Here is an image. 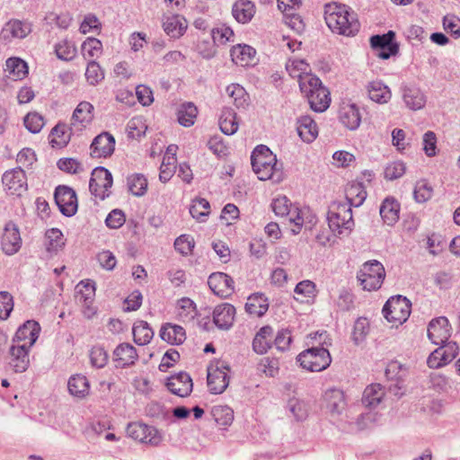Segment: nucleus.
<instances>
[{"label": "nucleus", "mask_w": 460, "mask_h": 460, "mask_svg": "<svg viewBox=\"0 0 460 460\" xmlns=\"http://www.w3.org/2000/svg\"><path fill=\"white\" fill-rule=\"evenodd\" d=\"M324 20L330 30L337 34L355 36L360 28L357 14L341 4L329 3L324 5Z\"/></svg>", "instance_id": "obj_1"}, {"label": "nucleus", "mask_w": 460, "mask_h": 460, "mask_svg": "<svg viewBox=\"0 0 460 460\" xmlns=\"http://www.w3.org/2000/svg\"><path fill=\"white\" fill-rule=\"evenodd\" d=\"M251 162L259 180H271L275 183L283 180L282 164L278 163L276 155L268 146H257L252 153Z\"/></svg>", "instance_id": "obj_2"}, {"label": "nucleus", "mask_w": 460, "mask_h": 460, "mask_svg": "<svg viewBox=\"0 0 460 460\" xmlns=\"http://www.w3.org/2000/svg\"><path fill=\"white\" fill-rule=\"evenodd\" d=\"M328 225L335 235H349L354 227L352 209L348 203L333 201L327 214Z\"/></svg>", "instance_id": "obj_3"}, {"label": "nucleus", "mask_w": 460, "mask_h": 460, "mask_svg": "<svg viewBox=\"0 0 460 460\" xmlns=\"http://www.w3.org/2000/svg\"><path fill=\"white\" fill-rule=\"evenodd\" d=\"M323 345H328V343L323 341L322 346L312 347L302 351L296 358L300 366L311 372L326 369L332 363V357L328 349Z\"/></svg>", "instance_id": "obj_4"}, {"label": "nucleus", "mask_w": 460, "mask_h": 460, "mask_svg": "<svg viewBox=\"0 0 460 460\" xmlns=\"http://www.w3.org/2000/svg\"><path fill=\"white\" fill-rule=\"evenodd\" d=\"M385 277V271L383 264L376 260L365 262L357 274V279L363 289L367 291L380 288Z\"/></svg>", "instance_id": "obj_5"}, {"label": "nucleus", "mask_w": 460, "mask_h": 460, "mask_svg": "<svg viewBox=\"0 0 460 460\" xmlns=\"http://www.w3.org/2000/svg\"><path fill=\"white\" fill-rule=\"evenodd\" d=\"M411 304L402 296H395L389 298L383 307L385 318L394 325L406 322L411 314Z\"/></svg>", "instance_id": "obj_6"}, {"label": "nucleus", "mask_w": 460, "mask_h": 460, "mask_svg": "<svg viewBox=\"0 0 460 460\" xmlns=\"http://www.w3.org/2000/svg\"><path fill=\"white\" fill-rule=\"evenodd\" d=\"M230 367L226 361H217L208 368V386L215 394H222L229 385Z\"/></svg>", "instance_id": "obj_7"}, {"label": "nucleus", "mask_w": 460, "mask_h": 460, "mask_svg": "<svg viewBox=\"0 0 460 460\" xmlns=\"http://www.w3.org/2000/svg\"><path fill=\"white\" fill-rule=\"evenodd\" d=\"M112 175L108 169L96 167L92 172L89 190L96 198L104 199L110 194L109 190L112 186Z\"/></svg>", "instance_id": "obj_8"}, {"label": "nucleus", "mask_w": 460, "mask_h": 460, "mask_svg": "<svg viewBox=\"0 0 460 460\" xmlns=\"http://www.w3.org/2000/svg\"><path fill=\"white\" fill-rule=\"evenodd\" d=\"M127 434L135 440L155 447L163 440L162 434L155 427L141 422L129 423L127 427Z\"/></svg>", "instance_id": "obj_9"}, {"label": "nucleus", "mask_w": 460, "mask_h": 460, "mask_svg": "<svg viewBox=\"0 0 460 460\" xmlns=\"http://www.w3.org/2000/svg\"><path fill=\"white\" fill-rule=\"evenodd\" d=\"M54 198L56 204L64 216L72 217L76 213L78 206L77 198L73 189L64 185L58 186Z\"/></svg>", "instance_id": "obj_10"}, {"label": "nucleus", "mask_w": 460, "mask_h": 460, "mask_svg": "<svg viewBox=\"0 0 460 460\" xmlns=\"http://www.w3.org/2000/svg\"><path fill=\"white\" fill-rule=\"evenodd\" d=\"M2 182L12 195H21L27 190V177L21 166L6 171L2 176Z\"/></svg>", "instance_id": "obj_11"}, {"label": "nucleus", "mask_w": 460, "mask_h": 460, "mask_svg": "<svg viewBox=\"0 0 460 460\" xmlns=\"http://www.w3.org/2000/svg\"><path fill=\"white\" fill-rule=\"evenodd\" d=\"M95 296V283L92 280L81 281L76 286V300L83 307L84 314L91 318L95 314L92 306Z\"/></svg>", "instance_id": "obj_12"}, {"label": "nucleus", "mask_w": 460, "mask_h": 460, "mask_svg": "<svg viewBox=\"0 0 460 460\" xmlns=\"http://www.w3.org/2000/svg\"><path fill=\"white\" fill-rule=\"evenodd\" d=\"M31 32V24L26 21L13 19L4 23L0 38L5 42H11L14 39L22 40Z\"/></svg>", "instance_id": "obj_13"}, {"label": "nucleus", "mask_w": 460, "mask_h": 460, "mask_svg": "<svg viewBox=\"0 0 460 460\" xmlns=\"http://www.w3.org/2000/svg\"><path fill=\"white\" fill-rule=\"evenodd\" d=\"M115 150V138L109 132H102L96 136L90 146V155L93 158L110 157Z\"/></svg>", "instance_id": "obj_14"}, {"label": "nucleus", "mask_w": 460, "mask_h": 460, "mask_svg": "<svg viewBox=\"0 0 460 460\" xmlns=\"http://www.w3.org/2000/svg\"><path fill=\"white\" fill-rule=\"evenodd\" d=\"M450 336L451 326L447 318L440 316L429 322L428 325V337L433 344H444Z\"/></svg>", "instance_id": "obj_15"}, {"label": "nucleus", "mask_w": 460, "mask_h": 460, "mask_svg": "<svg viewBox=\"0 0 460 460\" xmlns=\"http://www.w3.org/2000/svg\"><path fill=\"white\" fill-rule=\"evenodd\" d=\"M208 284L213 293L220 297H228L234 290L233 279L224 272L210 274Z\"/></svg>", "instance_id": "obj_16"}, {"label": "nucleus", "mask_w": 460, "mask_h": 460, "mask_svg": "<svg viewBox=\"0 0 460 460\" xmlns=\"http://www.w3.org/2000/svg\"><path fill=\"white\" fill-rule=\"evenodd\" d=\"M168 390L180 397H186L190 394L193 383L190 376L186 372H180L171 376L166 381Z\"/></svg>", "instance_id": "obj_17"}, {"label": "nucleus", "mask_w": 460, "mask_h": 460, "mask_svg": "<svg viewBox=\"0 0 460 460\" xmlns=\"http://www.w3.org/2000/svg\"><path fill=\"white\" fill-rule=\"evenodd\" d=\"M235 314V307L233 305L222 303L213 310V323L218 329L227 331L234 324Z\"/></svg>", "instance_id": "obj_18"}, {"label": "nucleus", "mask_w": 460, "mask_h": 460, "mask_svg": "<svg viewBox=\"0 0 460 460\" xmlns=\"http://www.w3.org/2000/svg\"><path fill=\"white\" fill-rule=\"evenodd\" d=\"M21 244L22 239L16 226L13 223L6 224L1 238L2 251L6 255H13L20 250Z\"/></svg>", "instance_id": "obj_19"}, {"label": "nucleus", "mask_w": 460, "mask_h": 460, "mask_svg": "<svg viewBox=\"0 0 460 460\" xmlns=\"http://www.w3.org/2000/svg\"><path fill=\"white\" fill-rule=\"evenodd\" d=\"M40 324L35 321H27L16 331L13 341L31 349L39 337Z\"/></svg>", "instance_id": "obj_20"}, {"label": "nucleus", "mask_w": 460, "mask_h": 460, "mask_svg": "<svg viewBox=\"0 0 460 460\" xmlns=\"http://www.w3.org/2000/svg\"><path fill=\"white\" fill-rule=\"evenodd\" d=\"M29 349L25 345H13L10 349L9 366L15 373H22L30 365Z\"/></svg>", "instance_id": "obj_21"}, {"label": "nucleus", "mask_w": 460, "mask_h": 460, "mask_svg": "<svg viewBox=\"0 0 460 460\" xmlns=\"http://www.w3.org/2000/svg\"><path fill=\"white\" fill-rule=\"evenodd\" d=\"M138 355L136 348L127 342L118 345L113 351V359L118 367H130L135 364Z\"/></svg>", "instance_id": "obj_22"}, {"label": "nucleus", "mask_w": 460, "mask_h": 460, "mask_svg": "<svg viewBox=\"0 0 460 460\" xmlns=\"http://www.w3.org/2000/svg\"><path fill=\"white\" fill-rule=\"evenodd\" d=\"M163 28L171 38H180L187 29V21L180 14L164 15Z\"/></svg>", "instance_id": "obj_23"}, {"label": "nucleus", "mask_w": 460, "mask_h": 460, "mask_svg": "<svg viewBox=\"0 0 460 460\" xmlns=\"http://www.w3.org/2000/svg\"><path fill=\"white\" fill-rule=\"evenodd\" d=\"M324 399L326 407L332 416H340L346 409V400L343 391L338 388H331L325 392Z\"/></svg>", "instance_id": "obj_24"}, {"label": "nucleus", "mask_w": 460, "mask_h": 460, "mask_svg": "<svg viewBox=\"0 0 460 460\" xmlns=\"http://www.w3.org/2000/svg\"><path fill=\"white\" fill-rule=\"evenodd\" d=\"M256 12L255 4L250 0H237L232 7V14L239 23H248Z\"/></svg>", "instance_id": "obj_25"}, {"label": "nucleus", "mask_w": 460, "mask_h": 460, "mask_svg": "<svg viewBox=\"0 0 460 460\" xmlns=\"http://www.w3.org/2000/svg\"><path fill=\"white\" fill-rule=\"evenodd\" d=\"M400 204L393 197H387L380 206L379 213L384 222L394 226L399 219Z\"/></svg>", "instance_id": "obj_26"}, {"label": "nucleus", "mask_w": 460, "mask_h": 460, "mask_svg": "<svg viewBox=\"0 0 460 460\" xmlns=\"http://www.w3.org/2000/svg\"><path fill=\"white\" fill-rule=\"evenodd\" d=\"M93 119V106L88 102H81L72 116V126L78 125L80 129L86 128Z\"/></svg>", "instance_id": "obj_27"}, {"label": "nucleus", "mask_w": 460, "mask_h": 460, "mask_svg": "<svg viewBox=\"0 0 460 460\" xmlns=\"http://www.w3.org/2000/svg\"><path fill=\"white\" fill-rule=\"evenodd\" d=\"M273 338L272 327L266 325L261 327L252 341V349L257 354H264L271 348Z\"/></svg>", "instance_id": "obj_28"}, {"label": "nucleus", "mask_w": 460, "mask_h": 460, "mask_svg": "<svg viewBox=\"0 0 460 460\" xmlns=\"http://www.w3.org/2000/svg\"><path fill=\"white\" fill-rule=\"evenodd\" d=\"M367 91L370 100L380 104L388 102L392 96L389 87L378 80L369 82Z\"/></svg>", "instance_id": "obj_29"}, {"label": "nucleus", "mask_w": 460, "mask_h": 460, "mask_svg": "<svg viewBox=\"0 0 460 460\" xmlns=\"http://www.w3.org/2000/svg\"><path fill=\"white\" fill-rule=\"evenodd\" d=\"M385 388L380 384L367 385L362 395V403L367 408H376L385 397Z\"/></svg>", "instance_id": "obj_30"}, {"label": "nucleus", "mask_w": 460, "mask_h": 460, "mask_svg": "<svg viewBox=\"0 0 460 460\" xmlns=\"http://www.w3.org/2000/svg\"><path fill=\"white\" fill-rule=\"evenodd\" d=\"M402 99L406 106L413 111L420 110L426 103L423 93L414 86H404L402 88Z\"/></svg>", "instance_id": "obj_31"}, {"label": "nucleus", "mask_w": 460, "mask_h": 460, "mask_svg": "<svg viewBox=\"0 0 460 460\" xmlns=\"http://www.w3.org/2000/svg\"><path fill=\"white\" fill-rule=\"evenodd\" d=\"M297 133L303 141L313 142L318 134L317 125L309 116H302L297 119Z\"/></svg>", "instance_id": "obj_32"}, {"label": "nucleus", "mask_w": 460, "mask_h": 460, "mask_svg": "<svg viewBox=\"0 0 460 460\" xmlns=\"http://www.w3.org/2000/svg\"><path fill=\"white\" fill-rule=\"evenodd\" d=\"M341 122L350 130L358 128L360 125L361 116L355 104L343 106L340 111Z\"/></svg>", "instance_id": "obj_33"}, {"label": "nucleus", "mask_w": 460, "mask_h": 460, "mask_svg": "<svg viewBox=\"0 0 460 460\" xmlns=\"http://www.w3.org/2000/svg\"><path fill=\"white\" fill-rule=\"evenodd\" d=\"M67 389L72 396L83 399L89 394L90 385L84 376L77 374L68 379Z\"/></svg>", "instance_id": "obj_34"}, {"label": "nucleus", "mask_w": 460, "mask_h": 460, "mask_svg": "<svg viewBox=\"0 0 460 460\" xmlns=\"http://www.w3.org/2000/svg\"><path fill=\"white\" fill-rule=\"evenodd\" d=\"M160 337L163 341L176 345L181 344L186 339L184 329L171 323H166L161 328Z\"/></svg>", "instance_id": "obj_35"}, {"label": "nucleus", "mask_w": 460, "mask_h": 460, "mask_svg": "<svg viewBox=\"0 0 460 460\" xmlns=\"http://www.w3.org/2000/svg\"><path fill=\"white\" fill-rule=\"evenodd\" d=\"M231 58L234 64L248 66L255 57L256 50L249 45H236L231 49Z\"/></svg>", "instance_id": "obj_36"}, {"label": "nucleus", "mask_w": 460, "mask_h": 460, "mask_svg": "<svg viewBox=\"0 0 460 460\" xmlns=\"http://www.w3.org/2000/svg\"><path fill=\"white\" fill-rule=\"evenodd\" d=\"M306 99L311 109L317 112L327 110L331 102L330 92L324 86L318 88V92L306 96Z\"/></svg>", "instance_id": "obj_37"}, {"label": "nucleus", "mask_w": 460, "mask_h": 460, "mask_svg": "<svg viewBox=\"0 0 460 460\" xmlns=\"http://www.w3.org/2000/svg\"><path fill=\"white\" fill-rule=\"evenodd\" d=\"M236 113L230 108H224L219 117V128L225 135H234L238 130Z\"/></svg>", "instance_id": "obj_38"}, {"label": "nucleus", "mask_w": 460, "mask_h": 460, "mask_svg": "<svg viewBox=\"0 0 460 460\" xmlns=\"http://www.w3.org/2000/svg\"><path fill=\"white\" fill-rule=\"evenodd\" d=\"M134 341L140 346L148 344L154 337V331L145 321H137L132 328Z\"/></svg>", "instance_id": "obj_39"}, {"label": "nucleus", "mask_w": 460, "mask_h": 460, "mask_svg": "<svg viewBox=\"0 0 460 460\" xmlns=\"http://www.w3.org/2000/svg\"><path fill=\"white\" fill-rule=\"evenodd\" d=\"M65 245V239L62 232L58 228L47 230L45 234V246L49 253H57Z\"/></svg>", "instance_id": "obj_40"}, {"label": "nucleus", "mask_w": 460, "mask_h": 460, "mask_svg": "<svg viewBox=\"0 0 460 460\" xmlns=\"http://www.w3.org/2000/svg\"><path fill=\"white\" fill-rule=\"evenodd\" d=\"M367 198V191L361 183L351 184L346 190V201L343 203L349 204L351 207H359L363 204Z\"/></svg>", "instance_id": "obj_41"}, {"label": "nucleus", "mask_w": 460, "mask_h": 460, "mask_svg": "<svg viewBox=\"0 0 460 460\" xmlns=\"http://www.w3.org/2000/svg\"><path fill=\"white\" fill-rule=\"evenodd\" d=\"M8 76L14 81L22 79L28 74L26 62L19 58H10L6 60Z\"/></svg>", "instance_id": "obj_42"}, {"label": "nucleus", "mask_w": 460, "mask_h": 460, "mask_svg": "<svg viewBox=\"0 0 460 460\" xmlns=\"http://www.w3.org/2000/svg\"><path fill=\"white\" fill-rule=\"evenodd\" d=\"M211 415L220 426H229L234 420V411L227 405H214L211 409Z\"/></svg>", "instance_id": "obj_43"}, {"label": "nucleus", "mask_w": 460, "mask_h": 460, "mask_svg": "<svg viewBox=\"0 0 460 460\" xmlns=\"http://www.w3.org/2000/svg\"><path fill=\"white\" fill-rule=\"evenodd\" d=\"M269 308L267 298L263 295L252 296L248 298L245 309L250 314L262 316Z\"/></svg>", "instance_id": "obj_44"}, {"label": "nucleus", "mask_w": 460, "mask_h": 460, "mask_svg": "<svg viewBox=\"0 0 460 460\" xmlns=\"http://www.w3.org/2000/svg\"><path fill=\"white\" fill-rule=\"evenodd\" d=\"M197 114L198 109L193 103H183L178 111V121L183 127H190L194 124Z\"/></svg>", "instance_id": "obj_45"}, {"label": "nucleus", "mask_w": 460, "mask_h": 460, "mask_svg": "<svg viewBox=\"0 0 460 460\" xmlns=\"http://www.w3.org/2000/svg\"><path fill=\"white\" fill-rule=\"evenodd\" d=\"M129 191L137 197L143 196L147 190V180L144 174L134 173L127 179Z\"/></svg>", "instance_id": "obj_46"}, {"label": "nucleus", "mask_w": 460, "mask_h": 460, "mask_svg": "<svg viewBox=\"0 0 460 460\" xmlns=\"http://www.w3.org/2000/svg\"><path fill=\"white\" fill-rule=\"evenodd\" d=\"M55 53L58 59L70 61L74 59L76 55V48L72 41L64 39L54 46Z\"/></svg>", "instance_id": "obj_47"}, {"label": "nucleus", "mask_w": 460, "mask_h": 460, "mask_svg": "<svg viewBox=\"0 0 460 460\" xmlns=\"http://www.w3.org/2000/svg\"><path fill=\"white\" fill-rule=\"evenodd\" d=\"M299 88L301 93L305 95V97L313 93L314 92H318V88L323 87V84L321 80L312 74H305L303 76H300Z\"/></svg>", "instance_id": "obj_48"}, {"label": "nucleus", "mask_w": 460, "mask_h": 460, "mask_svg": "<svg viewBox=\"0 0 460 460\" xmlns=\"http://www.w3.org/2000/svg\"><path fill=\"white\" fill-rule=\"evenodd\" d=\"M226 93L233 103L237 107H244L247 104L248 95L243 86L237 84L226 87Z\"/></svg>", "instance_id": "obj_49"}, {"label": "nucleus", "mask_w": 460, "mask_h": 460, "mask_svg": "<svg viewBox=\"0 0 460 460\" xmlns=\"http://www.w3.org/2000/svg\"><path fill=\"white\" fill-rule=\"evenodd\" d=\"M395 33L389 31L383 35H374L370 38V45L375 49H390L392 47H398L394 42Z\"/></svg>", "instance_id": "obj_50"}, {"label": "nucleus", "mask_w": 460, "mask_h": 460, "mask_svg": "<svg viewBox=\"0 0 460 460\" xmlns=\"http://www.w3.org/2000/svg\"><path fill=\"white\" fill-rule=\"evenodd\" d=\"M102 44L95 38H88L82 44V54L84 58H98L102 53Z\"/></svg>", "instance_id": "obj_51"}, {"label": "nucleus", "mask_w": 460, "mask_h": 460, "mask_svg": "<svg viewBox=\"0 0 460 460\" xmlns=\"http://www.w3.org/2000/svg\"><path fill=\"white\" fill-rule=\"evenodd\" d=\"M369 332V323L367 318L359 317L354 323L352 340L358 345L363 342Z\"/></svg>", "instance_id": "obj_52"}, {"label": "nucleus", "mask_w": 460, "mask_h": 460, "mask_svg": "<svg viewBox=\"0 0 460 460\" xmlns=\"http://www.w3.org/2000/svg\"><path fill=\"white\" fill-rule=\"evenodd\" d=\"M85 78L91 85H96L104 79V72L97 62L93 60L88 62Z\"/></svg>", "instance_id": "obj_53"}, {"label": "nucleus", "mask_w": 460, "mask_h": 460, "mask_svg": "<svg viewBox=\"0 0 460 460\" xmlns=\"http://www.w3.org/2000/svg\"><path fill=\"white\" fill-rule=\"evenodd\" d=\"M210 205L209 202L205 199H198L193 200L192 205L190 208V214L192 217L197 218L199 221H204L209 213Z\"/></svg>", "instance_id": "obj_54"}, {"label": "nucleus", "mask_w": 460, "mask_h": 460, "mask_svg": "<svg viewBox=\"0 0 460 460\" xmlns=\"http://www.w3.org/2000/svg\"><path fill=\"white\" fill-rule=\"evenodd\" d=\"M271 208L273 212L278 217L290 216V211L293 208L291 202L286 196H279L272 200Z\"/></svg>", "instance_id": "obj_55"}, {"label": "nucleus", "mask_w": 460, "mask_h": 460, "mask_svg": "<svg viewBox=\"0 0 460 460\" xmlns=\"http://www.w3.org/2000/svg\"><path fill=\"white\" fill-rule=\"evenodd\" d=\"M286 69L292 77H297L298 81L300 76L308 74L309 65L303 59L288 60L286 65Z\"/></svg>", "instance_id": "obj_56"}, {"label": "nucleus", "mask_w": 460, "mask_h": 460, "mask_svg": "<svg viewBox=\"0 0 460 460\" xmlns=\"http://www.w3.org/2000/svg\"><path fill=\"white\" fill-rule=\"evenodd\" d=\"M211 37L213 43L217 45H224L230 41L234 37V31L231 28L222 25L221 27L214 28L211 30Z\"/></svg>", "instance_id": "obj_57"}, {"label": "nucleus", "mask_w": 460, "mask_h": 460, "mask_svg": "<svg viewBox=\"0 0 460 460\" xmlns=\"http://www.w3.org/2000/svg\"><path fill=\"white\" fill-rule=\"evenodd\" d=\"M258 370L264 373L268 376L274 377L279 370V363L278 358L265 357L261 359L258 365Z\"/></svg>", "instance_id": "obj_58"}, {"label": "nucleus", "mask_w": 460, "mask_h": 460, "mask_svg": "<svg viewBox=\"0 0 460 460\" xmlns=\"http://www.w3.org/2000/svg\"><path fill=\"white\" fill-rule=\"evenodd\" d=\"M176 158L173 156L164 157L160 167L159 179L162 182H167L173 176L176 166Z\"/></svg>", "instance_id": "obj_59"}, {"label": "nucleus", "mask_w": 460, "mask_h": 460, "mask_svg": "<svg viewBox=\"0 0 460 460\" xmlns=\"http://www.w3.org/2000/svg\"><path fill=\"white\" fill-rule=\"evenodd\" d=\"M294 292L301 296L295 298L303 302L305 298H311L314 296L315 285L311 280H303L296 286Z\"/></svg>", "instance_id": "obj_60"}, {"label": "nucleus", "mask_w": 460, "mask_h": 460, "mask_svg": "<svg viewBox=\"0 0 460 460\" xmlns=\"http://www.w3.org/2000/svg\"><path fill=\"white\" fill-rule=\"evenodd\" d=\"M90 360L93 367L102 368L108 362V353L100 346H94L90 351Z\"/></svg>", "instance_id": "obj_61"}, {"label": "nucleus", "mask_w": 460, "mask_h": 460, "mask_svg": "<svg viewBox=\"0 0 460 460\" xmlns=\"http://www.w3.org/2000/svg\"><path fill=\"white\" fill-rule=\"evenodd\" d=\"M405 164L401 161H394L386 165L385 168V178L394 181L402 177L405 173Z\"/></svg>", "instance_id": "obj_62"}, {"label": "nucleus", "mask_w": 460, "mask_h": 460, "mask_svg": "<svg viewBox=\"0 0 460 460\" xmlns=\"http://www.w3.org/2000/svg\"><path fill=\"white\" fill-rule=\"evenodd\" d=\"M433 194L432 187L426 181H419L415 185L413 191L414 199L417 202L422 203L431 199Z\"/></svg>", "instance_id": "obj_63"}, {"label": "nucleus", "mask_w": 460, "mask_h": 460, "mask_svg": "<svg viewBox=\"0 0 460 460\" xmlns=\"http://www.w3.org/2000/svg\"><path fill=\"white\" fill-rule=\"evenodd\" d=\"M443 26L456 39L460 37V19L456 15H446L443 19Z\"/></svg>", "instance_id": "obj_64"}]
</instances>
